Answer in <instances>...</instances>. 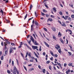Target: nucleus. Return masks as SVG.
Segmentation results:
<instances>
[{"label": "nucleus", "instance_id": "nucleus-1", "mask_svg": "<svg viewBox=\"0 0 74 74\" xmlns=\"http://www.w3.org/2000/svg\"><path fill=\"white\" fill-rule=\"evenodd\" d=\"M16 71V68L15 66H14L13 69V71L14 72V73L15 74H16V73L15 72Z\"/></svg>", "mask_w": 74, "mask_h": 74}, {"label": "nucleus", "instance_id": "nucleus-2", "mask_svg": "<svg viewBox=\"0 0 74 74\" xmlns=\"http://www.w3.org/2000/svg\"><path fill=\"white\" fill-rule=\"evenodd\" d=\"M32 47L33 49H36L38 48V47L37 46H32Z\"/></svg>", "mask_w": 74, "mask_h": 74}, {"label": "nucleus", "instance_id": "nucleus-3", "mask_svg": "<svg viewBox=\"0 0 74 74\" xmlns=\"http://www.w3.org/2000/svg\"><path fill=\"white\" fill-rule=\"evenodd\" d=\"M0 12H1L2 13V15H3V13H4V12L3 10L1 9H0Z\"/></svg>", "mask_w": 74, "mask_h": 74}, {"label": "nucleus", "instance_id": "nucleus-4", "mask_svg": "<svg viewBox=\"0 0 74 74\" xmlns=\"http://www.w3.org/2000/svg\"><path fill=\"white\" fill-rule=\"evenodd\" d=\"M53 10L54 11V12H56V8H53Z\"/></svg>", "mask_w": 74, "mask_h": 74}, {"label": "nucleus", "instance_id": "nucleus-5", "mask_svg": "<svg viewBox=\"0 0 74 74\" xmlns=\"http://www.w3.org/2000/svg\"><path fill=\"white\" fill-rule=\"evenodd\" d=\"M53 31V32H55L56 31V28H55L54 27H52L51 28Z\"/></svg>", "mask_w": 74, "mask_h": 74}, {"label": "nucleus", "instance_id": "nucleus-6", "mask_svg": "<svg viewBox=\"0 0 74 74\" xmlns=\"http://www.w3.org/2000/svg\"><path fill=\"white\" fill-rule=\"evenodd\" d=\"M50 52L51 54V55H52V56H54V54H53V53L52 52V51H50Z\"/></svg>", "mask_w": 74, "mask_h": 74}, {"label": "nucleus", "instance_id": "nucleus-7", "mask_svg": "<svg viewBox=\"0 0 74 74\" xmlns=\"http://www.w3.org/2000/svg\"><path fill=\"white\" fill-rule=\"evenodd\" d=\"M51 21V22H52V21H53V20L52 18H49L48 20H47V22H48V21Z\"/></svg>", "mask_w": 74, "mask_h": 74}, {"label": "nucleus", "instance_id": "nucleus-8", "mask_svg": "<svg viewBox=\"0 0 74 74\" xmlns=\"http://www.w3.org/2000/svg\"><path fill=\"white\" fill-rule=\"evenodd\" d=\"M34 53L36 57L37 58H39V57H38V56L37 54L35 52H34Z\"/></svg>", "mask_w": 74, "mask_h": 74}, {"label": "nucleus", "instance_id": "nucleus-9", "mask_svg": "<svg viewBox=\"0 0 74 74\" xmlns=\"http://www.w3.org/2000/svg\"><path fill=\"white\" fill-rule=\"evenodd\" d=\"M4 44H5V49H7V47H6V45H7V44H6V43H5V42L4 43Z\"/></svg>", "mask_w": 74, "mask_h": 74}, {"label": "nucleus", "instance_id": "nucleus-10", "mask_svg": "<svg viewBox=\"0 0 74 74\" xmlns=\"http://www.w3.org/2000/svg\"><path fill=\"white\" fill-rule=\"evenodd\" d=\"M35 24L36 26H38V22L36 21H35Z\"/></svg>", "mask_w": 74, "mask_h": 74}, {"label": "nucleus", "instance_id": "nucleus-11", "mask_svg": "<svg viewBox=\"0 0 74 74\" xmlns=\"http://www.w3.org/2000/svg\"><path fill=\"white\" fill-rule=\"evenodd\" d=\"M60 41H61V42L63 44V43H64V41H63V40H62V38H60Z\"/></svg>", "mask_w": 74, "mask_h": 74}, {"label": "nucleus", "instance_id": "nucleus-12", "mask_svg": "<svg viewBox=\"0 0 74 74\" xmlns=\"http://www.w3.org/2000/svg\"><path fill=\"white\" fill-rule=\"evenodd\" d=\"M12 49L11 48L10 49V53H12Z\"/></svg>", "mask_w": 74, "mask_h": 74}, {"label": "nucleus", "instance_id": "nucleus-13", "mask_svg": "<svg viewBox=\"0 0 74 74\" xmlns=\"http://www.w3.org/2000/svg\"><path fill=\"white\" fill-rule=\"evenodd\" d=\"M27 41H28V43L29 44V45H32V44L30 43V42H31L32 41H31V40H30L29 42L28 41V40H27Z\"/></svg>", "mask_w": 74, "mask_h": 74}, {"label": "nucleus", "instance_id": "nucleus-14", "mask_svg": "<svg viewBox=\"0 0 74 74\" xmlns=\"http://www.w3.org/2000/svg\"><path fill=\"white\" fill-rule=\"evenodd\" d=\"M72 65H73V63H70L68 64L69 66H72Z\"/></svg>", "mask_w": 74, "mask_h": 74}, {"label": "nucleus", "instance_id": "nucleus-15", "mask_svg": "<svg viewBox=\"0 0 74 74\" xmlns=\"http://www.w3.org/2000/svg\"><path fill=\"white\" fill-rule=\"evenodd\" d=\"M32 7H33V5H31L30 6V10H32Z\"/></svg>", "mask_w": 74, "mask_h": 74}, {"label": "nucleus", "instance_id": "nucleus-16", "mask_svg": "<svg viewBox=\"0 0 74 74\" xmlns=\"http://www.w3.org/2000/svg\"><path fill=\"white\" fill-rule=\"evenodd\" d=\"M61 25L62 26H64V27H66V24L64 23H63Z\"/></svg>", "mask_w": 74, "mask_h": 74}, {"label": "nucleus", "instance_id": "nucleus-17", "mask_svg": "<svg viewBox=\"0 0 74 74\" xmlns=\"http://www.w3.org/2000/svg\"><path fill=\"white\" fill-rule=\"evenodd\" d=\"M34 44H35V45H38V43H37V41H36V40L35 41Z\"/></svg>", "mask_w": 74, "mask_h": 74}, {"label": "nucleus", "instance_id": "nucleus-18", "mask_svg": "<svg viewBox=\"0 0 74 74\" xmlns=\"http://www.w3.org/2000/svg\"><path fill=\"white\" fill-rule=\"evenodd\" d=\"M34 70V68H31L29 70V71H32V70Z\"/></svg>", "mask_w": 74, "mask_h": 74}, {"label": "nucleus", "instance_id": "nucleus-19", "mask_svg": "<svg viewBox=\"0 0 74 74\" xmlns=\"http://www.w3.org/2000/svg\"><path fill=\"white\" fill-rule=\"evenodd\" d=\"M33 25H32L31 26V30H33Z\"/></svg>", "mask_w": 74, "mask_h": 74}, {"label": "nucleus", "instance_id": "nucleus-20", "mask_svg": "<svg viewBox=\"0 0 74 74\" xmlns=\"http://www.w3.org/2000/svg\"><path fill=\"white\" fill-rule=\"evenodd\" d=\"M69 16H66L65 17V20H67V18H68V17Z\"/></svg>", "mask_w": 74, "mask_h": 74}, {"label": "nucleus", "instance_id": "nucleus-21", "mask_svg": "<svg viewBox=\"0 0 74 74\" xmlns=\"http://www.w3.org/2000/svg\"><path fill=\"white\" fill-rule=\"evenodd\" d=\"M1 60H3V59H4V57L3 56H2L1 57Z\"/></svg>", "mask_w": 74, "mask_h": 74}, {"label": "nucleus", "instance_id": "nucleus-22", "mask_svg": "<svg viewBox=\"0 0 74 74\" xmlns=\"http://www.w3.org/2000/svg\"><path fill=\"white\" fill-rule=\"evenodd\" d=\"M45 71H45V69H43V73H44V74H45Z\"/></svg>", "mask_w": 74, "mask_h": 74}, {"label": "nucleus", "instance_id": "nucleus-23", "mask_svg": "<svg viewBox=\"0 0 74 74\" xmlns=\"http://www.w3.org/2000/svg\"><path fill=\"white\" fill-rule=\"evenodd\" d=\"M58 36H62V34L60 33V32H59L58 34Z\"/></svg>", "mask_w": 74, "mask_h": 74}, {"label": "nucleus", "instance_id": "nucleus-24", "mask_svg": "<svg viewBox=\"0 0 74 74\" xmlns=\"http://www.w3.org/2000/svg\"><path fill=\"white\" fill-rule=\"evenodd\" d=\"M7 53H8V51H7L6 50L5 51V55H7Z\"/></svg>", "mask_w": 74, "mask_h": 74}, {"label": "nucleus", "instance_id": "nucleus-25", "mask_svg": "<svg viewBox=\"0 0 74 74\" xmlns=\"http://www.w3.org/2000/svg\"><path fill=\"white\" fill-rule=\"evenodd\" d=\"M27 14H26V15L25 16V18H24L25 20L26 19V18H27Z\"/></svg>", "mask_w": 74, "mask_h": 74}, {"label": "nucleus", "instance_id": "nucleus-26", "mask_svg": "<svg viewBox=\"0 0 74 74\" xmlns=\"http://www.w3.org/2000/svg\"><path fill=\"white\" fill-rule=\"evenodd\" d=\"M50 63V61H48L47 62L46 64H49Z\"/></svg>", "mask_w": 74, "mask_h": 74}, {"label": "nucleus", "instance_id": "nucleus-27", "mask_svg": "<svg viewBox=\"0 0 74 74\" xmlns=\"http://www.w3.org/2000/svg\"><path fill=\"white\" fill-rule=\"evenodd\" d=\"M68 53L69 54V56H71V54H72L71 53L69 52H68Z\"/></svg>", "mask_w": 74, "mask_h": 74}, {"label": "nucleus", "instance_id": "nucleus-28", "mask_svg": "<svg viewBox=\"0 0 74 74\" xmlns=\"http://www.w3.org/2000/svg\"><path fill=\"white\" fill-rule=\"evenodd\" d=\"M68 20L69 21H71V19L70 17H69Z\"/></svg>", "mask_w": 74, "mask_h": 74}, {"label": "nucleus", "instance_id": "nucleus-29", "mask_svg": "<svg viewBox=\"0 0 74 74\" xmlns=\"http://www.w3.org/2000/svg\"><path fill=\"white\" fill-rule=\"evenodd\" d=\"M7 71L8 73V74H10V73H11V72H10V71L9 70H8Z\"/></svg>", "mask_w": 74, "mask_h": 74}, {"label": "nucleus", "instance_id": "nucleus-30", "mask_svg": "<svg viewBox=\"0 0 74 74\" xmlns=\"http://www.w3.org/2000/svg\"><path fill=\"white\" fill-rule=\"evenodd\" d=\"M58 54H55L54 55V56H55V57L56 58H57V57H58Z\"/></svg>", "mask_w": 74, "mask_h": 74}, {"label": "nucleus", "instance_id": "nucleus-31", "mask_svg": "<svg viewBox=\"0 0 74 74\" xmlns=\"http://www.w3.org/2000/svg\"><path fill=\"white\" fill-rule=\"evenodd\" d=\"M12 66H14V61H12Z\"/></svg>", "mask_w": 74, "mask_h": 74}, {"label": "nucleus", "instance_id": "nucleus-32", "mask_svg": "<svg viewBox=\"0 0 74 74\" xmlns=\"http://www.w3.org/2000/svg\"><path fill=\"white\" fill-rule=\"evenodd\" d=\"M67 30H68V31H69V32H71V33H72V31H71V30L70 29H68Z\"/></svg>", "mask_w": 74, "mask_h": 74}, {"label": "nucleus", "instance_id": "nucleus-33", "mask_svg": "<svg viewBox=\"0 0 74 74\" xmlns=\"http://www.w3.org/2000/svg\"><path fill=\"white\" fill-rule=\"evenodd\" d=\"M43 11L44 12H47V10H43Z\"/></svg>", "mask_w": 74, "mask_h": 74}, {"label": "nucleus", "instance_id": "nucleus-34", "mask_svg": "<svg viewBox=\"0 0 74 74\" xmlns=\"http://www.w3.org/2000/svg\"><path fill=\"white\" fill-rule=\"evenodd\" d=\"M11 61H12L11 59H10L9 61V64H11Z\"/></svg>", "mask_w": 74, "mask_h": 74}, {"label": "nucleus", "instance_id": "nucleus-35", "mask_svg": "<svg viewBox=\"0 0 74 74\" xmlns=\"http://www.w3.org/2000/svg\"><path fill=\"white\" fill-rule=\"evenodd\" d=\"M28 52H27L26 54V55L25 56V58H27V55H28Z\"/></svg>", "mask_w": 74, "mask_h": 74}, {"label": "nucleus", "instance_id": "nucleus-36", "mask_svg": "<svg viewBox=\"0 0 74 74\" xmlns=\"http://www.w3.org/2000/svg\"><path fill=\"white\" fill-rule=\"evenodd\" d=\"M29 62H34V60L33 59H31L30 60Z\"/></svg>", "mask_w": 74, "mask_h": 74}, {"label": "nucleus", "instance_id": "nucleus-37", "mask_svg": "<svg viewBox=\"0 0 74 74\" xmlns=\"http://www.w3.org/2000/svg\"><path fill=\"white\" fill-rule=\"evenodd\" d=\"M32 35L34 37V38H35V39H36V36H35V34H33Z\"/></svg>", "mask_w": 74, "mask_h": 74}, {"label": "nucleus", "instance_id": "nucleus-38", "mask_svg": "<svg viewBox=\"0 0 74 74\" xmlns=\"http://www.w3.org/2000/svg\"><path fill=\"white\" fill-rule=\"evenodd\" d=\"M71 17L72 18H74V15H72L71 16Z\"/></svg>", "mask_w": 74, "mask_h": 74}, {"label": "nucleus", "instance_id": "nucleus-39", "mask_svg": "<svg viewBox=\"0 0 74 74\" xmlns=\"http://www.w3.org/2000/svg\"><path fill=\"white\" fill-rule=\"evenodd\" d=\"M41 13L42 15L43 16H44V15H45V14H44V13H42V12H41Z\"/></svg>", "mask_w": 74, "mask_h": 74}, {"label": "nucleus", "instance_id": "nucleus-40", "mask_svg": "<svg viewBox=\"0 0 74 74\" xmlns=\"http://www.w3.org/2000/svg\"><path fill=\"white\" fill-rule=\"evenodd\" d=\"M59 14H60V15H62V12L60 11V12Z\"/></svg>", "mask_w": 74, "mask_h": 74}, {"label": "nucleus", "instance_id": "nucleus-41", "mask_svg": "<svg viewBox=\"0 0 74 74\" xmlns=\"http://www.w3.org/2000/svg\"><path fill=\"white\" fill-rule=\"evenodd\" d=\"M53 39H54V40H56V37H55V36H53Z\"/></svg>", "mask_w": 74, "mask_h": 74}, {"label": "nucleus", "instance_id": "nucleus-42", "mask_svg": "<svg viewBox=\"0 0 74 74\" xmlns=\"http://www.w3.org/2000/svg\"><path fill=\"white\" fill-rule=\"evenodd\" d=\"M21 54L22 57H23V58H24V56H23V53H21Z\"/></svg>", "mask_w": 74, "mask_h": 74}, {"label": "nucleus", "instance_id": "nucleus-43", "mask_svg": "<svg viewBox=\"0 0 74 74\" xmlns=\"http://www.w3.org/2000/svg\"><path fill=\"white\" fill-rule=\"evenodd\" d=\"M24 68L26 70V71H27V69H26V68L25 66H23Z\"/></svg>", "mask_w": 74, "mask_h": 74}, {"label": "nucleus", "instance_id": "nucleus-44", "mask_svg": "<svg viewBox=\"0 0 74 74\" xmlns=\"http://www.w3.org/2000/svg\"><path fill=\"white\" fill-rule=\"evenodd\" d=\"M34 23H35V21H34V20H33L32 21V23L33 24H34Z\"/></svg>", "mask_w": 74, "mask_h": 74}, {"label": "nucleus", "instance_id": "nucleus-45", "mask_svg": "<svg viewBox=\"0 0 74 74\" xmlns=\"http://www.w3.org/2000/svg\"><path fill=\"white\" fill-rule=\"evenodd\" d=\"M58 51L60 53H62V51L61 50H58Z\"/></svg>", "mask_w": 74, "mask_h": 74}, {"label": "nucleus", "instance_id": "nucleus-46", "mask_svg": "<svg viewBox=\"0 0 74 74\" xmlns=\"http://www.w3.org/2000/svg\"><path fill=\"white\" fill-rule=\"evenodd\" d=\"M44 29L45 31H46V32H47V29L45 28H44Z\"/></svg>", "mask_w": 74, "mask_h": 74}, {"label": "nucleus", "instance_id": "nucleus-47", "mask_svg": "<svg viewBox=\"0 0 74 74\" xmlns=\"http://www.w3.org/2000/svg\"><path fill=\"white\" fill-rule=\"evenodd\" d=\"M23 42H21V43L20 44H21L20 45L21 46L23 45Z\"/></svg>", "mask_w": 74, "mask_h": 74}, {"label": "nucleus", "instance_id": "nucleus-48", "mask_svg": "<svg viewBox=\"0 0 74 74\" xmlns=\"http://www.w3.org/2000/svg\"><path fill=\"white\" fill-rule=\"evenodd\" d=\"M49 69H50L51 70V66H49Z\"/></svg>", "mask_w": 74, "mask_h": 74}, {"label": "nucleus", "instance_id": "nucleus-49", "mask_svg": "<svg viewBox=\"0 0 74 74\" xmlns=\"http://www.w3.org/2000/svg\"><path fill=\"white\" fill-rule=\"evenodd\" d=\"M56 46L57 47H58V48H60V46L59 45H57Z\"/></svg>", "mask_w": 74, "mask_h": 74}, {"label": "nucleus", "instance_id": "nucleus-50", "mask_svg": "<svg viewBox=\"0 0 74 74\" xmlns=\"http://www.w3.org/2000/svg\"><path fill=\"white\" fill-rule=\"evenodd\" d=\"M51 17L52 18H55V16H53V15H51Z\"/></svg>", "mask_w": 74, "mask_h": 74}, {"label": "nucleus", "instance_id": "nucleus-51", "mask_svg": "<svg viewBox=\"0 0 74 74\" xmlns=\"http://www.w3.org/2000/svg\"><path fill=\"white\" fill-rule=\"evenodd\" d=\"M32 19H33V17H32V18H30L29 19L28 21H30V20H32Z\"/></svg>", "mask_w": 74, "mask_h": 74}, {"label": "nucleus", "instance_id": "nucleus-52", "mask_svg": "<svg viewBox=\"0 0 74 74\" xmlns=\"http://www.w3.org/2000/svg\"><path fill=\"white\" fill-rule=\"evenodd\" d=\"M50 59L51 60H53V57H52L51 58H50Z\"/></svg>", "mask_w": 74, "mask_h": 74}, {"label": "nucleus", "instance_id": "nucleus-53", "mask_svg": "<svg viewBox=\"0 0 74 74\" xmlns=\"http://www.w3.org/2000/svg\"><path fill=\"white\" fill-rule=\"evenodd\" d=\"M7 23H10V21L8 20H6Z\"/></svg>", "mask_w": 74, "mask_h": 74}, {"label": "nucleus", "instance_id": "nucleus-54", "mask_svg": "<svg viewBox=\"0 0 74 74\" xmlns=\"http://www.w3.org/2000/svg\"><path fill=\"white\" fill-rule=\"evenodd\" d=\"M66 65H67V64L64 63V67H66Z\"/></svg>", "mask_w": 74, "mask_h": 74}, {"label": "nucleus", "instance_id": "nucleus-55", "mask_svg": "<svg viewBox=\"0 0 74 74\" xmlns=\"http://www.w3.org/2000/svg\"><path fill=\"white\" fill-rule=\"evenodd\" d=\"M45 6L46 7V8H48V5H45Z\"/></svg>", "mask_w": 74, "mask_h": 74}, {"label": "nucleus", "instance_id": "nucleus-56", "mask_svg": "<svg viewBox=\"0 0 74 74\" xmlns=\"http://www.w3.org/2000/svg\"><path fill=\"white\" fill-rule=\"evenodd\" d=\"M38 68H39V69H41V67L40 66V65H39L38 66Z\"/></svg>", "mask_w": 74, "mask_h": 74}, {"label": "nucleus", "instance_id": "nucleus-57", "mask_svg": "<svg viewBox=\"0 0 74 74\" xmlns=\"http://www.w3.org/2000/svg\"><path fill=\"white\" fill-rule=\"evenodd\" d=\"M41 46H40V49H39V51H41Z\"/></svg>", "mask_w": 74, "mask_h": 74}, {"label": "nucleus", "instance_id": "nucleus-58", "mask_svg": "<svg viewBox=\"0 0 74 74\" xmlns=\"http://www.w3.org/2000/svg\"><path fill=\"white\" fill-rule=\"evenodd\" d=\"M44 43H45V45H46V46H47V45L48 44H47V42H45Z\"/></svg>", "mask_w": 74, "mask_h": 74}, {"label": "nucleus", "instance_id": "nucleus-59", "mask_svg": "<svg viewBox=\"0 0 74 74\" xmlns=\"http://www.w3.org/2000/svg\"><path fill=\"white\" fill-rule=\"evenodd\" d=\"M43 55H44V56H45V52H43Z\"/></svg>", "mask_w": 74, "mask_h": 74}, {"label": "nucleus", "instance_id": "nucleus-60", "mask_svg": "<svg viewBox=\"0 0 74 74\" xmlns=\"http://www.w3.org/2000/svg\"><path fill=\"white\" fill-rule=\"evenodd\" d=\"M46 17H48V16H49V15H48V14H46Z\"/></svg>", "mask_w": 74, "mask_h": 74}, {"label": "nucleus", "instance_id": "nucleus-61", "mask_svg": "<svg viewBox=\"0 0 74 74\" xmlns=\"http://www.w3.org/2000/svg\"><path fill=\"white\" fill-rule=\"evenodd\" d=\"M6 42L7 43V44H10V42H9L8 41H6Z\"/></svg>", "mask_w": 74, "mask_h": 74}, {"label": "nucleus", "instance_id": "nucleus-62", "mask_svg": "<svg viewBox=\"0 0 74 74\" xmlns=\"http://www.w3.org/2000/svg\"><path fill=\"white\" fill-rule=\"evenodd\" d=\"M28 56H29V57H31V54L30 53L28 54Z\"/></svg>", "mask_w": 74, "mask_h": 74}, {"label": "nucleus", "instance_id": "nucleus-63", "mask_svg": "<svg viewBox=\"0 0 74 74\" xmlns=\"http://www.w3.org/2000/svg\"><path fill=\"white\" fill-rule=\"evenodd\" d=\"M11 45H15V44L13 43H11Z\"/></svg>", "mask_w": 74, "mask_h": 74}, {"label": "nucleus", "instance_id": "nucleus-64", "mask_svg": "<svg viewBox=\"0 0 74 74\" xmlns=\"http://www.w3.org/2000/svg\"><path fill=\"white\" fill-rule=\"evenodd\" d=\"M16 73L17 74H19V72H18V71H16Z\"/></svg>", "mask_w": 74, "mask_h": 74}]
</instances>
